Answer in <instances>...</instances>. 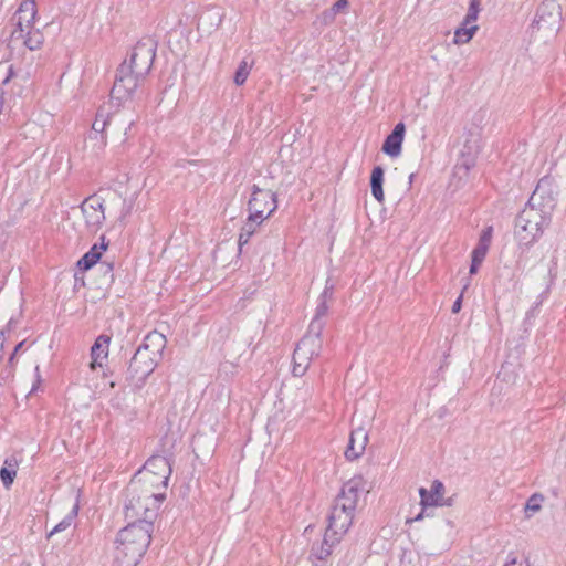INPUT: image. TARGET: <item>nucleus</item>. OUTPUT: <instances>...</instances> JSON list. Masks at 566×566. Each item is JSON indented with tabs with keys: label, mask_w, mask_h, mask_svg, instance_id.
<instances>
[{
	"label": "nucleus",
	"mask_w": 566,
	"mask_h": 566,
	"mask_svg": "<svg viewBox=\"0 0 566 566\" xmlns=\"http://www.w3.org/2000/svg\"><path fill=\"white\" fill-rule=\"evenodd\" d=\"M151 532L150 521L134 522L120 530L115 542L117 566H137L150 544Z\"/></svg>",
	"instance_id": "nucleus-1"
},
{
	"label": "nucleus",
	"mask_w": 566,
	"mask_h": 566,
	"mask_svg": "<svg viewBox=\"0 0 566 566\" xmlns=\"http://www.w3.org/2000/svg\"><path fill=\"white\" fill-rule=\"evenodd\" d=\"M539 190L536 189L527 206L516 218L515 235L522 244L528 245L542 235L544 228L551 222V214L554 208L551 199L546 205L541 207Z\"/></svg>",
	"instance_id": "nucleus-2"
},
{
	"label": "nucleus",
	"mask_w": 566,
	"mask_h": 566,
	"mask_svg": "<svg viewBox=\"0 0 566 566\" xmlns=\"http://www.w3.org/2000/svg\"><path fill=\"white\" fill-rule=\"evenodd\" d=\"M164 496L147 489H142L137 481L128 488V501L125 505L126 516L139 521H150L155 516Z\"/></svg>",
	"instance_id": "nucleus-3"
},
{
	"label": "nucleus",
	"mask_w": 566,
	"mask_h": 566,
	"mask_svg": "<svg viewBox=\"0 0 566 566\" xmlns=\"http://www.w3.org/2000/svg\"><path fill=\"white\" fill-rule=\"evenodd\" d=\"M323 322H311L308 333L300 340L293 354V375L302 377L307 371L314 357L318 356L323 340L321 333Z\"/></svg>",
	"instance_id": "nucleus-4"
},
{
	"label": "nucleus",
	"mask_w": 566,
	"mask_h": 566,
	"mask_svg": "<svg viewBox=\"0 0 566 566\" xmlns=\"http://www.w3.org/2000/svg\"><path fill=\"white\" fill-rule=\"evenodd\" d=\"M145 77L137 75L127 65H119L114 85L111 91V104L117 107H128L138 95V88Z\"/></svg>",
	"instance_id": "nucleus-5"
},
{
	"label": "nucleus",
	"mask_w": 566,
	"mask_h": 566,
	"mask_svg": "<svg viewBox=\"0 0 566 566\" xmlns=\"http://www.w3.org/2000/svg\"><path fill=\"white\" fill-rule=\"evenodd\" d=\"M562 24V9L556 0H543L538 6L533 28L546 34L556 33Z\"/></svg>",
	"instance_id": "nucleus-6"
},
{
	"label": "nucleus",
	"mask_w": 566,
	"mask_h": 566,
	"mask_svg": "<svg viewBox=\"0 0 566 566\" xmlns=\"http://www.w3.org/2000/svg\"><path fill=\"white\" fill-rule=\"evenodd\" d=\"M156 55V43L151 39L139 41L128 61L120 65L130 66L132 71L139 76L146 77L149 73Z\"/></svg>",
	"instance_id": "nucleus-7"
},
{
	"label": "nucleus",
	"mask_w": 566,
	"mask_h": 566,
	"mask_svg": "<svg viewBox=\"0 0 566 566\" xmlns=\"http://www.w3.org/2000/svg\"><path fill=\"white\" fill-rule=\"evenodd\" d=\"M277 208L275 193L268 189L253 186L251 198L248 202L249 213L266 220Z\"/></svg>",
	"instance_id": "nucleus-8"
},
{
	"label": "nucleus",
	"mask_w": 566,
	"mask_h": 566,
	"mask_svg": "<svg viewBox=\"0 0 566 566\" xmlns=\"http://www.w3.org/2000/svg\"><path fill=\"white\" fill-rule=\"evenodd\" d=\"M143 478L150 484H161L167 488L168 480L171 474L169 460L163 455H154L149 458L143 469Z\"/></svg>",
	"instance_id": "nucleus-9"
},
{
	"label": "nucleus",
	"mask_w": 566,
	"mask_h": 566,
	"mask_svg": "<svg viewBox=\"0 0 566 566\" xmlns=\"http://www.w3.org/2000/svg\"><path fill=\"white\" fill-rule=\"evenodd\" d=\"M85 227L90 233H96L104 224L105 211L101 197L91 196L81 205Z\"/></svg>",
	"instance_id": "nucleus-10"
},
{
	"label": "nucleus",
	"mask_w": 566,
	"mask_h": 566,
	"mask_svg": "<svg viewBox=\"0 0 566 566\" xmlns=\"http://www.w3.org/2000/svg\"><path fill=\"white\" fill-rule=\"evenodd\" d=\"M158 363V359H155L148 353L144 352V349L137 348L130 360L128 373L132 379L136 381V385H143L147 377L155 370Z\"/></svg>",
	"instance_id": "nucleus-11"
},
{
	"label": "nucleus",
	"mask_w": 566,
	"mask_h": 566,
	"mask_svg": "<svg viewBox=\"0 0 566 566\" xmlns=\"http://www.w3.org/2000/svg\"><path fill=\"white\" fill-rule=\"evenodd\" d=\"M354 513L355 510H347L344 504L335 502L328 517L327 536L340 538L352 525Z\"/></svg>",
	"instance_id": "nucleus-12"
},
{
	"label": "nucleus",
	"mask_w": 566,
	"mask_h": 566,
	"mask_svg": "<svg viewBox=\"0 0 566 566\" xmlns=\"http://www.w3.org/2000/svg\"><path fill=\"white\" fill-rule=\"evenodd\" d=\"M365 491V479L361 475H355L343 485L335 502L344 504L347 510H356L359 496Z\"/></svg>",
	"instance_id": "nucleus-13"
},
{
	"label": "nucleus",
	"mask_w": 566,
	"mask_h": 566,
	"mask_svg": "<svg viewBox=\"0 0 566 566\" xmlns=\"http://www.w3.org/2000/svg\"><path fill=\"white\" fill-rule=\"evenodd\" d=\"M36 4L34 0H23L17 11V29L12 32V39L24 38V31L34 28Z\"/></svg>",
	"instance_id": "nucleus-14"
},
{
	"label": "nucleus",
	"mask_w": 566,
	"mask_h": 566,
	"mask_svg": "<svg viewBox=\"0 0 566 566\" xmlns=\"http://www.w3.org/2000/svg\"><path fill=\"white\" fill-rule=\"evenodd\" d=\"M369 441L368 430L364 426L354 428L350 432L349 442L345 450V457L348 460L360 458Z\"/></svg>",
	"instance_id": "nucleus-15"
},
{
	"label": "nucleus",
	"mask_w": 566,
	"mask_h": 566,
	"mask_svg": "<svg viewBox=\"0 0 566 566\" xmlns=\"http://www.w3.org/2000/svg\"><path fill=\"white\" fill-rule=\"evenodd\" d=\"M109 120L112 122L109 123V130L119 140H124L126 138L128 132L135 123V119L129 112L113 113L109 116Z\"/></svg>",
	"instance_id": "nucleus-16"
},
{
	"label": "nucleus",
	"mask_w": 566,
	"mask_h": 566,
	"mask_svg": "<svg viewBox=\"0 0 566 566\" xmlns=\"http://www.w3.org/2000/svg\"><path fill=\"white\" fill-rule=\"evenodd\" d=\"M111 337L107 335H99L91 348V363L90 368L95 370L96 368H103L109 349Z\"/></svg>",
	"instance_id": "nucleus-17"
},
{
	"label": "nucleus",
	"mask_w": 566,
	"mask_h": 566,
	"mask_svg": "<svg viewBox=\"0 0 566 566\" xmlns=\"http://www.w3.org/2000/svg\"><path fill=\"white\" fill-rule=\"evenodd\" d=\"M420 504L423 507L443 506L447 503L443 501L444 485L442 482L434 480L428 491L424 488L419 489Z\"/></svg>",
	"instance_id": "nucleus-18"
},
{
	"label": "nucleus",
	"mask_w": 566,
	"mask_h": 566,
	"mask_svg": "<svg viewBox=\"0 0 566 566\" xmlns=\"http://www.w3.org/2000/svg\"><path fill=\"white\" fill-rule=\"evenodd\" d=\"M166 344L167 339L165 335L157 331H153L146 335L143 344L138 347V349H144V352L148 353L155 359L160 360Z\"/></svg>",
	"instance_id": "nucleus-19"
},
{
	"label": "nucleus",
	"mask_w": 566,
	"mask_h": 566,
	"mask_svg": "<svg viewBox=\"0 0 566 566\" xmlns=\"http://www.w3.org/2000/svg\"><path fill=\"white\" fill-rule=\"evenodd\" d=\"M406 126L403 123H398L394 130L387 136L382 145V151L390 157H398L401 154V145Z\"/></svg>",
	"instance_id": "nucleus-20"
},
{
	"label": "nucleus",
	"mask_w": 566,
	"mask_h": 566,
	"mask_svg": "<svg viewBox=\"0 0 566 566\" xmlns=\"http://www.w3.org/2000/svg\"><path fill=\"white\" fill-rule=\"evenodd\" d=\"M339 539L340 538L336 536H327V531L325 532L323 542L321 544H314L311 548L310 559L314 566H317L315 560L325 562L328 558L334 545L338 543Z\"/></svg>",
	"instance_id": "nucleus-21"
},
{
	"label": "nucleus",
	"mask_w": 566,
	"mask_h": 566,
	"mask_svg": "<svg viewBox=\"0 0 566 566\" xmlns=\"http://www.w3.org/2000/svg\"><path fill=\"white\" fill-rule=\"evenodd\" d=\"M111 114H104L102 111L97 112L95 120L92 124V132L88 136L90 140L96 139L98 147L103 148L106 145V129H109Z\"/></svg>",
	"instance_id": "nucleus-22"
},
{
	"label": "nucleus",
	"mask_w": 566,
	"mask_h": 566,
	"mask_svg": "<svg viewBox=\"0 0 566 566\" xmlns=\"http://www.w3.org/2000/svg\"><path fill=\"white\" fill-rule=\"evenodd\" d=\"M492 235H493L492 226H489L482 230V233L479 238V242L471 253V258H475L476 260L484 261L486 253L490 249L491 242H492Z\"/></svg>",
	"instance_id": "nucleus-23"
},
{
	"label": "nucleus",
	"mask_w": 566,
	"mask_h": 566,
	"mask_svg": "<svg viewBox=\"0 0 566 566\" xmlns=\"http://www.w3.org/2000/svg\"><path fill=\"white\" fill-rule=\"evenodd\" d=\"M101 244H94L88 252H86L78 261V266L83 270L91 269L101 258L102 251L106 250L107 244L104 242V237L101 238Z\"/></svg>",
	"instance_id": "nucleus-24"
},
{
	"label": "nucleus",
	"mask_w": 566,
	"mask_h": 566,
	"mask_svg": "<svg viewBox=\"0 0 566 566\" xmlns=\"http://www.w3.org/2000/svg\"><path fill=\"white\" fill-rule=\"evenodd\" d=\"M263 221L264 220L249 213L239 235L238 243L240 248L249 242L250 238L255 233L258 227L262 224Z\"/></svg>",
	"instance_id": "nucleus-25"
},
{
	"label": "nucleus",
	"mask_w": 566,
	"mask_h": 566,
	"mask_svg": "<svg viewBox=\"0 0 566 566\" xmlns=\"http://www.w3.org/2000/svg\"><path fill=\"white\" fill-rule=\"evenodd\" d=\"M384 174V169L380 166H377L373 169L370 176L371 195L380 203L384 201L385 198L382 190Z\"/></svg>",
	"instance_id": "nucleus-26"
},
{
	"label": "nucleus",
	"mask_w": 566,
	"mask_h": 566,
	"mask_svg": "<svg viewBox=\"0 0 566 566\" xmlns=\"http://www.w3.org/2000/svg\"><path fill=\"white\" fill-rule=\"evenodd\" d=\"M18 460L14 457L7 458L0 470V478L6 488H9L17 476Z\"/></svg>",
	"instance_id": "nucleus-27"
},
{
	"label": "nucleus",
	"mask_w": 566,
	"mask_h": 566,
	"mask_svg": "<svg viewBox=\"0 0 566 566\" xmlns=\"http://www.w3.org/2000/svg\"><path fill=\"white\" fill-rule=\"evenodd\" d=\"M22 40L23 44L31 51L38 50L41 48L43 43V34L40 32L39 29L30 28L24 31V38L13 39Z\"/></svg>",
	"instance_id": "nucleus-28"
},
{
	"label": "nucleus",
	"mask_w": 566,
	"mask_h": 566,
	"mask_svg": "<svg viewBox=\"0 0 566 566\" xmlns=\"http://www.w3.org/2000/svg\"><path fill=\"white\" fill-rule=\"evenodd\" d=\"M476 31L478 25H469L462 22L454 31L453 43L457 45L469 43Z\"/></svg>",
	"instance_id": "nucleus-29"
},
{
	"label": "nucleus",
	"mask_w": 566,
	"mask_h": 566,
	"mask_svg": "<svg viewBox=\"0 0 566 566\" xmlns=\"http://www.w3.org/2000/svg\"><path fill=\"white\" fill-rule=\"evenodd\" d=\"M545 497L543 494L541 493H534L532 494L525 506H524V514H525V517L526 518H531L533 517L537 512H539L542 510V505H543V502H544Z\"/></svg>",
	"instance_id": "nucleus-30"
},
{
	"label": "nucleus",
	"mask_w": 566,
	"mask_h": 566,
	"mask_svg": "<svg viewBox=\"0 0 566 566\" xmlns=\"http://www.w3.org/2000/svg\"><path fill=\"white\" fill-rule=\"evenodd\" d=\"M77 512H78V506H77V504H75V505H73L70 513L59 524H56L54 526V528L49 533L48 537H51L54 534L63 532L66 528H69L72 525L73 521L75 520Z\"/></svg>",
	"instance_id": "nucleus-31"
},
{
	"label": "nucleus",
	"mask_w": 566,
	"mask_h": 566,
	"mask_svg": "<svg viewBox=\"0 0 566 566\" xmlns=\"http://www.w3.org/2000/svg\"><path fill=\"white\" fill-rule=\"evenodd\" d=\"M332 292L326 287L319 296V303L316 307V313L312 322L318 321L322 322L321 318L326 315L328 306L327 298L331 297Z\"/></svg>",
	"instance_id": "nucleus-32"
},
{
	"label": "nucleus",
	"mask_w": 566,
	"mask_h": 566,
	"mask_svg": "<svg viewBox=\"0 0 566 566\" xmlns=\"http://www.w3.org/2000/svg\"><path fill=\"white\" fill-rule=\"evenodd\" d=\"M479 14V1L478 0H471L469 10L463 19V23L469 25H476L475 22L478 20Z\"/></svg>",
	"instance_id": "nucleus-33"
},
{
	"label": "nucleus",
	"mask_w": 566,
	"mask_h": 566,
	"mask_svg": "<svg viewBox=\"0 0 566 566\" xmlns=\"http://www.w3.org/2000/svg\"><path fill=\"white\" fill-rule=\"evenodd\" d=\"M249 73H250V66L248 65V62L242 61L235 72L234 83L237 85H242L247 81Z\"/></svg>",
	"instance_id": "nucleus-34"
},
{
	"label": "nucleus",
	"mask_w": 566,
	"mask_h": 566,
	"mask_svg": "<svg viewBox=\"0 0 566 566\" xmlns=\"http://www.w3.org/2000/svg\"><path fill=\"white\" fill-rule=\"evenodd\" d=\"M349 6L347 0H337L329 11L325 12L326 19L333 20L335 15L342 11H345Z\"/></svg>",
	"instance_id": "nucleus-35"
},
{
	"label": "nucleus",
	"mask_w": 566,
	"mask_h": 566,
	"mask_svg": "<svg viewBox=\"0 0 566 566\" xmlns=\"http://www.w3.org/2000/svg\"><path fill=\"white\" fill-rule=\"evenodd\" d=\"M12 76V67L7 63H0V83L6 84Z\"/></svg>",
	"instance_id": "nucleus-36"
},
{
	"label": "nucleus",
	"mask_w": 566,
	"mask_h": 566,
	"mask_svg": "<svg viewBox=\"0 0 566 566\" xmlns=\"http://www.w3.org/2000/svg\"><path fill=\"white\" fill-rule=\"evenodd\" d=\"M18 324H19L18 318L14 316H11L6 324V327L2 328L4 331V335L8 334V336H9L10 333L17 327Z\"/></svg>",
	"instance_id": "nucleus-37"
},
{
	"label": "nucleus",
	"mask_w": 566,
	"mask_h": 566,
	"mask_svg": "<svg viewBox=\"0 0 566 566\" xmlns=\"http://www.w3.org/2000/svg\"><path fill=\"white\" fill-rule=\"evenodd\" d=\"M482 260H476L475 258H471V265H470V270H469V273L470 275H474L478 270H479V266L482 264Z\"/></svg>",
	"instance_id": "nucleus-38"
},
{
	"label": "nucleus",
	"mask_w": 566,
	"mask_h": 566,
	"mask_svg": "<svg viewBox=\"0 0 566 566\" xmlns=\"http://www.w3.org/2000/svg\"><path fill=\"white\" fill-rule=\"evenodd\" d=\"M25 344V340H21L15 347H14V350L13 353L11 354V356L9 357V363L12 364L14 358H15V355L22 350L23 346Z\"/></svg>",
	"instance_id": "nucleus-39"
},
{
	"label": "nucleus",
	"mask_w": 566,
	"mask_h": 566,
	"mask_svg": "<svg viewBox=\"0 0 566 566\" xmlns=\"http://www.w3.org/2000/svg\"><path fill=\"white\" fill-rule=\"evenodd\" d=\"M301 9H306L313 4H315L316 0H294Z\"/></svg>",
	"instance_id": "nucleus-40"
},
{
	"label": "nucleus",
	"mask_w": 566,
	"mask_h": 566,
	"mask_svg": "<svg viewBox=\"0 0 566 566\" xmlns=\"http://www.w3.org/2000/svg\"><path fill=\"white\" fill-rule=\"evenodd\" d=\"M505 566H527L524 562L517 560L516 557H511L506 563Z\"/></svg>",
	"instance_id": "nucleus-41"
},
{
	"label": "nucleus",
	"mask_w": 566,
	"mask_h": 566,
	"mask_svg": "<svg viewBox=\"0 0 566 566\" xmlns=\"http://www.w3.org/2000/svg\"><path fill=\"white\" fill-rule=\"evenodd\" d=\"M462 304V294L455 300V302L452 305V313H458L461 310Z\"/></svg>",
	"instance_id": "nucleus-42"
},
{
	"label": "nucleus",
	"mask_w": 566,
	"mask_h": 566,
	"mask_svg": "<svg viewBox=\"0 0 566 566\" xmlns=\"http://www.w3.org/2000/svg\"><path fill=\"white\" fill-rule=\"evenodd\" d=\"M4 342H6L4 331L0 329V361L2 360V357H3L2 350H3Z\"/></svg>",
	"instance_id": "nucleus-43"
},
{
	"label": "nucleus",
	"mask_w": 566,
	"mask_h": 566,
	"mask_svg": "<svg viewBox=\"0 0 566 566\" xmlns=\"http://www.w3.org/2000/svg\"><path fill=\"white\" fill-rule=\"evenodd\" d=\"M426 507L422 506V511L413 518H408L406 521L407 524H410L412 522H417V521H421L423 518V511H424Z\"/></svg>",
	"instance_id": "nucleus-44"
},
{
	"label": "nucleus",
	"mask_w": 566,
	"mask_h": 566,
	"mask_svg": "<svg viewBox=\"0 0 566 566\" xmlns=\"http://www.w3.org/2000/svg\"><path fill=\"white\" fill-rule=\"evenodd\" d=\"M312 396V388L310 386H306L304 388V401Z\"/></svg>",
	"instance_id": "nucleus-45"
},
{
	"label": "nucleus",
	"mask_w": 566,
	"mask_h": 566,
	"mask_svg": "<svg viewBox=\"0 0 566 566\" xmlns=\"http://www.w3.org/2000/svg\"><path fill=\"white\" fill-rule=\"evenodd\" d=\"M413 177H415V175H413V174H411V175L409 176V182H410V184L412 182Z\"/></svg>",
	"instance_id": "nucleus-46"
}]
</instances>
